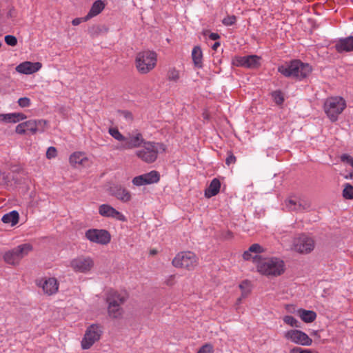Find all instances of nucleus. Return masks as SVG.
<instances>
[{
  "instance_id": "nucleus-37",
  "label": "nucleus",
  "mask_w": 353,
  "mask_h": 353,
  "mask_svg": "<svg viewBox=\"0 0 353 353\" xmlns=\"http://www.w3.org/2000/svg\"><path fill=\"white\" fill-rule=\"evenodd\" d=\"M167 77L169 81H177L179 79V72L175 68H171L168 72Z\"/></svg>"
},
{
  "instance_id": "nucleus-47",
  "label": "nucleus",
  "mask_w": 353,
  "mask_h": 353,
  "mask_svg": "<svg viewBox=\"0 0 353 353\" xmlns=\"http://www.w3.org/2000/svg\"><path fill=\"white\" fill-rule=\"evenodd\" d=\"M101 27L99 26H94L89 30V33L94 37L101 32Z\"/></svg>"
},
{
  "instance_id": "nucleus-30",
  "label": "nucleus",
  "mask_w": 353,
  "mask_h": 353,
  "mask_svg": "<svg viewBox=\"0 0 353 353\" xmlns=\"http://www.w3.org/2000/svg\"><path fill=\"white\" fill-rule=\"evenodd\" d=\"M113 301H111L110 305H108V311L109 316L113 319H118L121 316L123 310L119 305H113Z\"/></svg>"
},
{
  "instance_id": "nucleus-38",
  "label": "nucleus",
  "mask_w": 353,
  "mask_h": 353,
  "mask_svg": "<svg viewBox=\"0 0 353 353\" xmlns=\"http://www.w3.org/2000/svg\"><path fill=\"white\" fill-rule=\"evenodd\" d=\"M272 95L276 104L281 105L283 103L284 97L283 93L280 90L273 92Z\"/></svg>"
},
{
  "instance_id": "nucleus-11",
  "label": "nucleus",
  "mask_w": 353,
  "mask_h": 353,
  "mask_svg": "<svg viewBox=\"0 0 353 353\" xmlns=\"http://www.w3.org/2000/svg\"><path fill=\"white\" fill-rule=\"evenodd\" d=\"M94 261L90 256H79L70 261V267L76 272L86 274L94 267Z\"/></svg>"
},
{
  "instance_id": "nucleus-14",
  "label": "nucleus",
  "mask_w": 353,
  "mask_h": 353,
  "mask_svg": "<svg viewBox=\"0 0 353 353\" xmlns=\"http://www.w3.org/2000/svg\"><path fill=\"white\" fill-rule=\"evenodd\" d=\"M285 337L292 342L301 345H310L312 340L305 332L299 330H292L285 334Z\"/></svg>"
},
{
  "instance_id": "nucleus-48",
  "label": "nucleus",
  "mask_w": 353,
  "mask_h": 353,
  "mask_svg": "<svg viewBox=\"0 0 353 353\" xmlns=\"http://www.w3.org/2000/svg\"><path fill=\"white\" fill-rule=\"evenodd\" d=\"M37 127L39 128L38 132H43L45 130V125H46V121L44 120H36Z\"/></svg>"
},
{
  "instance_id": "nucleus-35",
  "label": "nucleus",
  "mask_w": 353,
  "mask_h": 353,
  "mask_svg": "<svg viewBox=\"0 0 353 353\" xmlns=\"http://www.w3.org/2000/svg\"><path fill=\"white\" fill-rule=\"evenodd\" d=\"M283 321L285 323L295 327H300V323L292 316H285L283 317Z\"/></svg>"
},
{
  "instance_id": "nucleus-43",
  "label": "nucleus",
  "mask_w": 353,
  "mask_h": 353,
  "mask_svg": "<svg viewBox=\"0 0 353 353\" xmlns=\"http://www.w3.org/2000/svg\"><path fill=\"white\" fill-rule=\"evenodd\" d=\"M119 114L123 117L128 122H132L133 120L132 114L128 110H119Z\"/></svg>"
},
{
  "instance_id": "nucleus-5",
  "label": "nucleus",
  "mask_w": 353,
  "mask_h": 353,
  "mask_svg": "<svg viewBox=\"0 0 353 353\" xmlns=\"http://www.w3.org/2000/svg\"><path fill=\"white\" fill-rule=\"evenodd\" d=\"M346 108V102L341 97H330L325 99L323 108L332 122L337 121L338 117Z\"/></svg>"
},
{
  "instance_id": "nucleus-28",
  "label": "nucleus",
  "mask_w": 353,
  "mask_h": 353,
  "mask_svg": "<svg viewBox=\"0 0 353 353\" xmlns=\"http://www.w3.org/2000/svg\"><path fill=\"white\" fill-rule=\"evenodd\" d=\"M298 314L303 321L305 323H312L316 318V314L312 310H306L304 309H299Z\"/></svg>"
},
{
  "instance_id": "nucleus-39",
  "label": "nucleus",
  "mask_w": 353,
  "mask_h": 353,
  "mask_svg": "<svg viewBox=\"0 0 353 353\" xmlns=\"http://www.w3.org/2000/svg\"><path fill=\"white\" fill-rule=\"evenodd\" d=\"M236 22V17L234 15H228L222 20L225 26H232Z\"/></svg>"
},
{
  "instance_id": "nucleus-42",
  "label": "nucleus",
  "mask_w": 353,
  "mask_h": 353,
  "mask_svg": "<svg viewBox=\"0 0 353 353\" xmlns=\"http://www.w3.org/2000/svg\"><path fill=\"white\" fill-rule=\"evenodd\" d=\"M290 353H319V352L316 351H312L309 349H303L301 347H294L293 349H292L290 350Z\"/></svg>"
},
{
  "instance_id": "nucleus-16",
  "label": "nucleus",
  "mask_w": 353,
  "mask_h": 353,
  "mask_svg": "<svg viewBox=\"0 0 353 353\" xmlns=\"http://www.w3.org/2000/svg\"><path fill=\"white\" fill-rule=\"evenodd\" d=\"M99 213L103 217L112 218L123 222L127 221L126 217L121 212H119L108 204H102L99 205Z\"/></svg>"
},
{
  "instance_id": "nucleus-40",
  "label": "nucleus",
  "mask_w": 353,
  "mask_h": 353,
  "mask_svg": "<svg viewBox=\"0 0 353 353\" xmlns=\"http://www.w3.org/2000/svg\"><path fill=\"white\" fill-rule=\"evenodd\" d=\"M5 42L10 46H15L17 44V39L13 35H6L5 37Z\"/></svg>"
},
{
  "instance_id": "nucleus-22",
  "label": "nucleus",
  "mask_w": 353,
  "mask_h": 353,
  "mask_svg": "<svg viewBox=\"0 0 353 353\" xmlns=\"http://www.w3.org/2000/svg\"><path fill=\"white\" fill-rule=\"evenodd\" d=\"M220 188V181L216 178L213 179L210 182L208 188H207L205 190V196L206 198H211L216 195L219 192Z\"/></svg>"
},
{
  "instance_id": "nucleus-20",
  "label": "nucleus",
  "mask_w": 353,
  "mask_h": 353,
  "mask_svg": "<svg viewBox=\"0 0 353 353\" xmlns=\"http://www.w3.org/2000/svg\"><path fill=\"white\" fill-rule=\"evenodd\" d=\"M110 192L112 196L123 202H128L131 199L130 192L126 188L121 186L111 188Z\"/></svg>"
},
{
  "instance_id": "nucleus-4",
  "label": "nucleus",
  "mask_w": 353,
  "mask_h": 353,
  "mask_svg": "<svg viewBox=\"0 0 353 353\" xmlns=\"http://www.w3.org/2000/svg\"><path fill=\"white\" fill-rule=\"evenodd\" d=\"M157 62V53L150 50L137 53L135 59L136 68L141 74H147L152 70L155 68Z\"/></svg>"
},
{
  "instance_id": "nucleus-2",
  "label": "nucleus",
  "mask_w": 353,
  "mask_h": 353,
  "mask_svg": "<svg viewBox=\"0 0 353 353\" xmlns=\"http://www.w3.org/2000/svg\"><path fill=\"white\" fill-rule=\"evenodd\" d=\"M166 147L162 143L146 141L139 149L136 150L135 155L146 163H152L158 158L160 153L165 151Z\"/></svg>"
},
{
  "instance_id": "nucleus-52",
  "label": "nucleus",
  "mask_w": 353,
  "mask_h": 353,
  "mask_svg": "<svg viewBox=\"0 0 353 353\" xmlns=\"http://www.w3.org/2000/svg\"><path fill=\"white\" fill-rule=\"evenodd\" d=\"M209 38L211 40L216 41L220 38V36L217 33L212 32L209 34Z\"/></svg>"
},
{
  "instance_id": "nucleus-51",
  "label": "nucleus",
  "mask_w": 353,
  "mask_h": 353,
  "mask_svg": "<svg viewBox=\"0 0 353 353\" xmlns=\"http://www.w3.org/2000/svg\"><path fill=\"white\" fill-rule=\"evenodd\" d=\"M168 285L172 286L174 284V275H170L166 281Z\"/></svg>"
},
{
  "instance_id": "nucleus-7",
  "label": "nucleus",
  "mask_w": 353,
  "mask_h": 353,
  "mask_svg": "<svg viewBox=\"0 0 353 353\" xmlns=\"http://www.w3.org/2000/svg\"><path fill=\"white\" fill-rule=\"evenodd\" d=\"M32 245L30 243L21 244L16 248L8 250L3 255V259L8 264L17 265L21 260L32 250Z\"/></svg>"
},
{
  "instance_id": "nucleus-10",
  "label": "nucleus",
  "mask_w": 353,
  "mask_h": 353,
  "mask_svg": "<svg viewBox=\"0 0 353 353\" xmlns=\"http://www.w3.org/2000/svg\"><path fill=\"white\" fill-rule=\"evenodd\" d=\"M85 236L90 242L101 245H107L111 241L110 233L103 229H89Z\"/></svg>"
},
{
  "instance_id": "nucleus-46",
  "label": "nucleus",
  "mask_w": 353,
  "mask_h": 353,
  "mask_svg": "<svg viewBox=\"0 0 353 353\" xmlns=\"http://www.w3.org/2000/svg\"><path fill=\"white\" fill-rule=\"evenodd\" d=\"M228 157L225 159V163L228 165H230V164L234 163L236 162V157L233 154L232 151H228Z\"/></svg>"
},
{
  "instance_id": "nucleus-8",
  "label": "nucleus",
  "mask_w": 353,
  "mask_h": 353,
  "mask_svg": "<svg viewBox=\"0 0 353 353\" xmlns=\"http://www.w3.org/2000/svg\"><path fill=\"white\" fill-rule=\"evenodd\" d=\"M103 334V327L99 324H92L85 330L81 342L83 350L90 349L97 341H99Z\"/></svg>"
},
{
  "instance_id": "nucleus-26",
  "label": "nucleus",
  "mask_w": 353,
  "mask_h": 353,
  "mask_svg": "<svg viewBox=\"0 0 353 353\" xmlns=\"http://www.w3.org/2000/svg\"><path fill=\"white\" fill-rule=\"evenodd\" d=\"M192 59L196 68H201L203 67V53L199 46H194L192 49Z\"/></svg>"
},
{
  "instance_id": "nucleus-17",
  "label": "nucleus",
  "mask_w": 353,
  "mask_h": 353,
  "mask_svg": "<svg viewBox=\"0 0 353 353\" xmlns=\"http://www.w3.org/2000/svg\"><path fill=\"white\" fill-rule=\"evenodd\" d=\"M37 285L43 288L45 294L52 295L55 294L59 288V283L55 278H49L40 281Z\"/></svg>"
},
{
  "instance_id": "nucleus-41",
  "label": "nucleus",
  "mask_w": 353,
  "mask_h": 353,
  "mask_svg": "<svg viewBox=\"0 0 353 353\" xmlns=\"http://www.w3.org/2000/svg\"><path fill=\"white\" fill-rule=\"evenodd\" d=\"M213 347L211 344L207 343L203 345L197 352V353H212Z\"/></svg>"
},
{
  "instance_id": "nucleus-50",
  "label": "nucleus",
  "mask_w": 353,
  "mask_h": 353,
  "mask_svg": "<svg viewBox=\"0 0 353 353\" xmlns=\"http://www.w3.org/2000/svg\"><path fill=\"white\" fill-rule=\"evenodd\" d=\"M341 161L344 163H347L349 165L350 164L351 160H353V158L347 154H343L341 157Z\"/></svg>"
},
{
  "instance_id": "nucleus-21",
  "label": "nucleus",
  "mask_w": 353,
  "mask_h": 353,
  "mask_svg": "<svg viewBox=\"0 0 353 353\" xmlns=\"http://www.w3.org/2000/svg\"><path fill=\"white\" fill-rule=\"evenodd\" d=\"M286 207L289 210L293 211H302L303 210L308 209L310 207L309 203L302 200H293L290 199L286 201Z\"/></svg>"
},
{
  "instance_id": "nucleus-24",
  "label": "nucleus",
  "mask_w": 353,
  "mask_h": 353,
  "mask_svg": "<svg viewBox=\"0 0 353 353\" xmlns=\"http://www.w3.org/2000/svg\"><path fill=\"white\" fill-rule=\"evenodd\" d=\"M111 301H113V305H119L121 306V305L124 303L125 301V299L124 296L121 295L117 291L111 290L108 292L106 298V301L108 305H110Z\"/></svg>"
},
{
  "instance_id": "nucleus-32",
  "label": "nucleus",
  "mask_w": 353,
  "mask_h": 353,
  "mask_svg": "<svg viewBox=\"0 0 353 353\" xmlns=\"http://www.w3.org/2000/svg\"><path fill=\"white\" fill-rule=\"evenodd\" d=\"M24 123V126L26 129V132L29 131L32 134H35L38 132L39 128H37V125L36 123V120H29Z\"/></svg>"
},
{
  "instance_id": "nucleus-27",
  "label": "nucleus",
  "mask_w": 353,
  "mask_h": 353,
  "mask_svg": "<svg viewBox=\"0 0 353 353\" xmlns=\"http://www.w3.org/2000/svg\"><path fill=\"white\" fill-rule=\"evenodd\" d=\"M19 214L17 211L13 210L2 216L1 221L6 224H10L14 226L19 222Z\"/></svg>"
},
{
  "instance_id": "nucleus-12",
  "label": "nucleus",
  "mask_w": 353,
  "mask_h": 353,
  "mask_svg": "<svg viewBox=\"0 0 353 353\" xmlns=\"http://www.w3.org/2000/svg\"><path fill=\"white\" fill-rule=\"evenodd\" d=\"M121 145L123 150H130L132 148H141L146 141L143 139V134L137 130L133 131L125 137V140Z\"/></svg>"
},
{
  "instance_id": "nucleus-56",
  "label": "nucleus",
  "mask_w": 353,
  "mask_h": 353,
  "mask_svg": "<svg viewBox=\"0 0 353 353\" xmlns=\"http://www.w3.org/2000/svg\"><path fill=\"white\" fill-rule=\"evenodd\" d=\"M151 254H156V251H155V250H152V251L151 252Z\"/></svg>"
},
{
  "instance_id": "nucleus-54",
  "label": "nucleus",
  "mask_w": 353,
  "mask_h": 353,
  "mask_svg": "<svg viewBox=\"0 0 353 353\" xmlns=\"http://www.w3.org/2000/svg\"><path fill=\"white\" fill-rule=\"evenodd\" d=\"M83 19L81 18H75L72 21V23L73 26H78L81 23Z\"/></svg>"
},
{
  "instance_id": "nucleus-6",
  "label": "nucleus",
  "mask_w": 353,
  "mask_h": 353,
  "mask_svg": "<svg viewBox=\"0 0 353 353\" xmlns=\"http://www.w3.org/2000/svg\"><path fill=\"white\" fill-rule=\"evenodd\" d=\"M172 264L177 268L193 270L199 264V258L192 252H180L172 259Z\"/></svg>"
},
{
  "instance_id": "nucleus-53",
  "label": "nucleus",
  "mask_w": 353,
  "mask_h": 353,
  "mask_svg": "<svg viewBox=\"0 0 353 353\" xmlns=\"http://www.w3.org/2000/svg\"><path fill=\"white\" fill-rule=\"evenodd\" d=\"M232 232L230 231H226L223 234V238L225 239H230L232 237Z\"/></svg>"
},
{
  "instance_id": "nucleus-58",
  "label": "nucleus",
  "mask_w": 353,
  "mask_h": 353,
  "mask_svg": "<svg viewBox=\"0 0 353 353\" xmlns=\"http://www.w3.org/2000/svg\"><path fill=\"white\" fill-rule=\"evenodd\" d=\"M350 176L352 178L353 177V172L350 174Z\"/></svg>"
},
{
  "instance_id": "nucleus-55",
  "label": "nucleus",
  "mask_w": 353,
  "mask_h": 353,
  "mask_svg": "<svg viewBox=\"0 0 353 353\" xmlns=\"http://www.w3.org/2000/svg\"><path fill=\"white\" fill-rule=\"evenodd\" d=\"M219 46H220V43L216 41V42H215L213 44L212 48L213 50H216L217 49V48L219 47Z\"/></svg>"
},
{
  "instance_id": "nucleus-18",
  "label": "nucleus",
  "mask_w": 353,
  "mask_h": 353,
  "mask_svg": "<svg viewBox=\"0 0 353 353\" xmlns=\"http://www.w3.org/2000/svg\"><path fill=\"white\" fill-rule=\"evenodd\" d=\"M41 66L42 65L39 62L25 61L18 65L16 67V70L21 74H30L39 71Z\"/></svg>"
},
{
  "instance_id": "nucleus-31",
  "label": "nucleus",
  "mask_w": 353,
  "mask_h": 353,
  "mask_svg": "<svg viewBox=\"0 0 353 353\" xmlns=\"http://www.w3.org/2000/svg\"><path fill=\"white\" fill-rule=\"evenodd\" d=\"M70 163L72 165H76L77 164L82 165L83 161H88V159L85 157V154L83 152H74L70 157Z\"/></svg>"
},
{
  "instance_id": "nucleus-25",
  "label": "nucleus",
  "mask_w": 353,
  "mask_h": 353,
  "mask_svg": "<svg viewBox=\"0 0 353 353\" xmlns=\"http://www.w3.org/2000/svg\"><path fill=\"white\" fill-rule=\"evenodd\" d=\"M104 8H105V4L103 3V2L102 1H101V0L95 1L93 3L88 14L83 19V20L86 21L93 17L97 16L104 9Z\"/></svg>"
},
{
  "instance_id": "nucleus-19",
  "label": "nucleus",
  "mask_w": 353,
  "mask_h": 353,
  "mask_svg": "<svg viewBox=\"0 0 353 353\" xmlns=\"http://www.w3.org/2000/svg\"><path fill=\"white\" fill-rule=\"evenodd\" d=\"M335 48L339 53L353 51V36L340 39L336 43Z\"/></svg>"
},
{
  "instance_id": "nucleus-33",
  "label": "nucleus",
  "mask_w": 353,
  "mask_h": 353,
  "mask_svg": "<svg viewBox=\"0 0 353 353\" xmlns=\"http://www.w3.org/2000/svg\"><path fill=\"white\" fill-rule=\"evenodd\" d=\"M343 196L345 199H353V185L350 183H346L345 185L344 189L343 190Z\"/></svg>"
},
{
  "instance_id": "nucleus-45",
  "label": "nucleus",
  "mask_w": 353,
  "mask_h": 353,
  "mask_svg": "<svg viewBox=\"0 0 353 353\" xmlns=\"http://www.w3.org/2000/svg\"><path fill=\"white\" fill-rule=\"evenodd\" d=\"M18 103L21 108H26L30 106V100L28 97H21L18 100Z\"/></svg>"
},
{
  "instance_id": "nucleus-36",
  "label": "nucleus",
  "mask_w": 353,
  "mask_h": 353,
  "mask_svg": "<svg viewBox=\"0 0 353 353\" xmlns=\"http://www.w3.org/2000/svg\"><path fill=\"white\" fill-rule=\"evenodd\" d=\"M250 283L248 281H243L240 285L239 288L242 290V297H246L250 292Z\"/></svg>"
},
{
  "instance_id": "nucleus-49",
  "label": "nucleus",
  "mask_w": 353,
  "mask_h": 353,
  "mask_svg": "<svg viewBox=\"0 0 353 353\" xmlns=\"http://www.w3.org/2000/svg\"><path fill=\"white\" fill-rule=\"evenodd\" d=\"M15 132L19 134H23L26 132V129L24 126V123H21L17 125Z\"/></svg>"
},
{
  "instance_id": "nucleus-59",
  "label": "nucleus",
  "mask_w": 353,
  "mask_h": 353,
  "mask_svg": "<svg viewBox=\"0 0 353 353\" xmlns=\"http://www.w3.org/2000/svg\"><path fill=\"white\" fill-rule=\"evenodd\" d=\"M257 255H256L255 256L253 257L254 259H255L256 258Z\"/></svg>"
},
{
  "instance_id": "nucleus-34",
  "label": "nucleus",
  "mask_w": 353,
  "mask_h": 353,
  "mask_svg": "<svg viewBox=\"0 0 353 353\" xmlns=\"http://www.w3.org/2000/svg\"><path fill=\"white\" fill-rule=\"evenodd\" d=\"M109 133L117 141H124V140H125V137L123 136L117 128H110L109 129Z\"/></svg>"
},
{
  "instance_id": "nucleus-15",
  "label": "nucleus",
  "mask_w": 353,
  "mask_h": 353,
  "mask_svg": "<svg viewBox=\"0 0 353 353\" xmlns=\"http://www.w3.org/2000/svg\"><path fill=\"white\" fill-rule=\"evenodd\" d=\"M160 174L156 170H152L150 172L135 176L132 179V183L136 186L152 184L159 182Z\"/></svg>"
},
{
  "instance_id": "nucleus-23",
  "label": "nucleus",
  "mask_w": 353,
  "mask_h": 353,
  "mask_svg": "<svg viewBox=\"0 0 353 353\" xmlns=\"http://www.w3.org/2000/svg\"><path fill=\"white\" fill-rule=\"evenodd\" d=\"M26 119V116L23 113H10L0 114V120L6 123H17Z\"/></svg>"
},
{
  "instance_id": "nucleus-1",
  "label": "nucleus",
  "mask_w": 353,
  "mask_h": 353,
  "mask_svg": "<svg viewBox=\"0 0 353 353\" xmlns=\"http://www.w3.org/2000/svg\"><path fill=\"white\" fill-rule=\"evenodd\" d=\"M312 70L308 63L295 59L278 68V71L286 77L294 78L301 81L307 77Z\"/></svg>"
},
{
  "instance_id": "nucleus-13",
  "label": "nucleus",
  "mask_w": 353,
  "mask_h": 353,
  "mask_svg": "<svg viewBox=\"0 0 353 353\" xmlns=\"http://www.w3.org/2000/svg\"><path fill=\"white\" fill-rule=\"evenodd\" d=\"M260 61L261 57L257 55H248L235 57L233 63L236 66L256 69L261 65Z\"/></svg>"
},
{
  "instance_id": "nucleus-44",
  "label": "nucleus",
  "mask_w": 353,
  "mask_h": 353,
  "mask_svg": "<svg viewBox=\"0 0 353 353\" xmlns=\"http://www.w3.org/2000/svg\"><path fill=\"white\" fill-rule=\"evenodd\" d=\"M57 154V149L54 147H49L46 152V157L49 159L54 158Z\"/></svg>"
},
{
  "instance_id": "nucleus-9",
  "label": "nucleus",
  "mask_w": 353,
  "mask_h": 353,
  "mask_svg": "<svg viewBox=\"0 0 353 353\" xmlns=\"http://www.w3.org/2000/svg\"><path fill=\"white\" fill-rule=\"evenodd\" d=\"M314 239L305 234H301L293 240V249L300 254L310 253L314 250Z\"/></svg>"
},
{
  "instance_id": "nucleus-3",
  "label": "nucleus",
  "mask_w": 353,
  "mask_h": 353,
  "mask_svg": "<svg viewBox=\"0 0 353 353\" xmlns=\"http://www.w3.org/2000/svg\"><path fill=\"white\" fill-rule=\"evenodd\" d=\"M257 270L265 276H277L285 271L283 260L277 257H271L260 260L257 264Z\"/></svg>"
},
{
  "instance_id": "nucleus-29",
  "label": "nucleus",
  "mask_w": 353,
  "mask_h": 353,
  "mask_svg": "<svg viewBox=\"0 0 353 353\" xmlns=\"http://www.w3.org/2000/svg\"><path fill=\"white\" fill-rule=\"evenodd\" d=\"M263 248L258 243L252 244L248 250L245 251L243 254L244 260L248 261L252 258L251 253L259 254L263 252Z\"/></svg>"
},
{
  "instance_id": "nucleus-57",
  "label": "nucleus",
  "mask_w": 353,
  "mask_h": 353,
  "mask_svg": "<svg viewBox=\"0 0 353 353\" xmlns=\"http://www.w3.org/2000/svg\"><path fill=\"white\" fill-rule=\"evenodd\" d=\"M241 298H243V297L241 296V298L238 299V302H241Z\"/></svg>"
}]
</instances>
